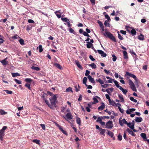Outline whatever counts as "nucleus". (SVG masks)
<instances>
[{"mask_svg":"<svg viewBox=\"0 0 149 149\" xmlns=\"http://www.w3.org/2000/svg\"><path fill=\"white\" fill-rule=\"evenodd\" d=\"M87 79L86 77H85L83 78V83L86 86H87V84H86V82L87 81Z\"/></svg>","mask_w":149,"mask_h":149,"instance_id":"nucleus-32","label":"nucleus"},{"mask_svg":"<svg viewBox=\"0 0 149 149\" xmlns=\"http://www.w3.org/2000/svg\"><path fill=\"white\" fill-rule=\"evenodd\" d=\"M51 103L52 107L53 106L56 105V102H57V97L56 95H54L52 97H51L49 99Z\"/></svg>","mask_w":149,"mask_h":149,"instance_id":"nucleus-4","label":"nucleus"},{"mask_svg":"<svg viewBox=\"0 0 149 149\" xmlns=\"http://www.w3.org/2000/svg\"><path fill=\"white\" fill-rule=\"evenodd\" d=\"M107 134L110 136L111 138H112L113 140L115 139V138L113 136L114 134L112 132L109 131H108Z\"/></svg>","mask_w":149,"mask_h":149,"instance_id":"nucleus-13","label":"nucleus"},{"mask_svg":"<svg viewBox=\"0 0 149 149\" xmlns=\"http://www.w3.org/2000/svg\"><path fill=\"white\" fill-rule=\"evenodd\" d=\"M105 18L107 19L108 20V21L110 20L111 19L110 17L107 14L105 15Z\"/></svg>","mask_w":149,"mask_h":149,"instance_id":"nucleus-56","label":"nucleus"},{"mask_svg":"<svg viewBox=\"0 0 149 149\" xmlns=\"http://www.w3.org/2000/svg\"><path fill=\"white\" fill-rule=\"evenodd\" d=\"M12 38L14 39H18V38H20V37L18 36L17 35H16L15 36H13L12 37Z\"/></svg>","mask_w":149,"mask_h":149,"instance_id":"nucleus-45","label":"nucleus"},{"mask_svg":"<svg viewBox=\"0 0 149 149\" xmlns=\"http://www.w3.org/2000/svg\"><path fill=\"white\" fill-rule=\"evenodd\" d=\"M93 100L94 101L93 102V104H95L96 103H98L99 102L98 100L96 97H93Z\"/></svg>","mask_w":149,"mask_h":149,"instance_id":"nucleus-33","label":"nucleus"},{"mask_svg":"<svg viewBox=\"0 0 149 149\" xmlns=\"http://www.w3.org/2000/svg\"><path fill=\"white\" fill-rule=\"evenodd\" d=\"M114 81V79H113L111 78H110V79H109L108 80L107 82L108 83H111L112 82V81Z\"/></svg>","mask_w":149,"mask_h":149,"instance_id":"nucleus-60","label":"nucleus"},{"mask_svg":"<svg viewBox=\"0 0 149 149\" xmlns=\"http://www.w3.org/2000/svg\"><path fill=\"white\" fill-rule=\"evenodd\" d=\"M90 72L89 70H86V72L85 74V76H88V75H89L88 74H90Z\"/></svg>","mask_w":149,"mask_h":149,"instance_id":"nucleus-59","label":"nucleus"},{"mask_svg":"<svg viewBox=\"0 0 149 149\" xmlns=\"http://www.w3.org/2000/svg\"><path fill=\"white\" fill-rule=\"evenodd\" d=\"M130 98L131 100L134 102H137V100H136L134 99L133 97H130Z\"/></svg>","mask_w":149,"mask_h":149,"instance_id":"nucleus-46","label":"nucleus"},{"mask_svg":"<svg viewBox=\"0 0 149 149\" xmlns=\"http://www.w3.org/2000/svg\"><path fill=\"white\" fill-rule=\"evenodd\" d=\"M0 113L1 115H3L6 114L7 112L3 110L0 109Z\"/></svg>","mask_w":149,"mask_h":149,"instance_id":"nucleus-35","label":"nucleus"},{"mask_svg":"<svg viewBox=\"0 0 149 149\" xmlns=\"http://www.w3.org/2000/svg\"><path fill=\"white\" fill-rule=\"evenodd\" d=\"M128 81L129 84L132 90L134 91H136V89L133 82L130 79Z\"/></svg>","mask_w":149,"mask_h":149,"instance_id":"nucleus-6","label":"nucleus"},{"mask_svg":"<svg viewBox=\"0 0 149 149\" xmlns=\"http://www.w3.org/2000/svg\"><path fill=\"white\" fill-rule=\"evenodd\" d=\"M54 65L57 68L60 70L62 69V67L59 64L57 63H55Z\"/></svg>","mask_w":149,"mask_h":149,"instance_id":"nucleus-26","label":"nucleus"},{"mask_svg":"<svg viewBox=\"0 0 149 149\" xmlns=\"http://www.w3.org/2000/svg\"><path fill=\"white\" fill-rule=\"evenodd\" d=\"M66 117L69 120H71L72 118V116L70 113H67L66 115Z\"/></svg>","mask_w":149,"mask_h":149,"instance_id":"nucleus-15","label":"nucleus"},{"mask_svg":"<svg viewBox=\"0 0 149 149\" xmlns=\"http://www.w3.org/2000/svg\"><path fill=\"white\" fill-rule=\"evenodd\" d=\"M112 57H113L112 60L113 61H115L117 59V57L114 54H113L112 55Z\"/></svg>","mask_w":149,"mask_h":149,"instance_id":"nucleus-49","label":"nucleus"},{"mask_svg":"<svg viewBox=\"0 0 149 149\" xmlns=\"http://www.w3.org/2000/svg\"><path fill=\"white\" fill-rule=\"evenodd\" d=\"M98 82H99L101 84H103L104 83V81L100 79H98Z\"/></svg>","mask_w":149,"mask_h":149,"instance_id":"nucleus-53","label":"nucleus"},{"mask_svg":"<svg viewBox=\"0 0 149 149\" xmlns=\"http://www.w3.org/2000/svg\"><path fill=\"white\" fill-rule=\"evenodd\" d=\"M97 52L99 54H101L102 56L104 57L107 56L106 54L105 53H104V52L103 51L101 50H98Z\"/></svg>","mask_w":149,"mask_h":149,"instance_id":"nucleus-10","label":"nucleus"},{"mask_svg":"<svg viewBox=\"0 0 149 149\" xmlns=\"http://www.w3.org/2000/svg\"><path fill=\"white\" fill-rule=\"evenodd\" d=\"M7 127L6 126H4L3 127L2 129L0 130V140L1 141L3 140V136L5 135V131L7 129Z\"/></svg>","mask_w":149,"mask_h":149,"instance_id":"nucleus-2","label":"nucleus"},{"mask_svg":"<svg viewBox=\"0 0 149 149\" xmlns=\"http://www.w3.org/2000/svg\"><path fill=\"white\" fill-rule=\"evenodd\" d=\"M89 58L92 61H94L95 60V59L94 58L93 56L91 55H90L89 56Z\"/></svg>","mask_w":149,"mask_h":149,"instance_id":"nucleus-54","label":"nucleus"},{"mask_svg":"<svg viewBox=\"0 0 149 149\" xmlns=\"http://www.w3.org/2000/svg\"><path fill=\"white\" fill-rule=\"evenodd\" d=\"M39 52H42L43 51L42 45H40L39 46Z\"/></svg>","mask_w":149,"mask_h":149,"instance_id":"nucleus-48","label":"nucleus"},{"mask_svg":"<svg viewBox=\"0 0 149 149\" xmlns=\"http://www.w3.org/2000/svg\"><path fill=\"white\" fill-rule=\"evenodd\" d=\"M130 32L133 36H134L136 34V31L134 29H132L131 31Z\"/></svg>","mask_w":149,"mask_h":149,"instance_id":"nucleus-36","label":"nucleus"},{"mask_svg":"<svg viewBox=\"0 0 149 149\" xmlns=\"http://www.w3.org/2000/svg\"><path fill=\"white\" fill-rule=\"evenodd\" d=\"M47 93L48 95H49L50 96H51L52 97L54 96V95L52 93L49 91H47Z\"/></svg>","mask_w":149,"mask_h":149,"instance_id":"nucleus-58","label":"nucleus"},{"mask_svg":"<svg viewBox=\"0 0 149 149\" xmlns=\"http://www.w3.org/2000/svg\"><path fill=\"white\" fill-rule=\"evenodd\" d=\"M138 39L141 40H143L144 39V36L142 34H141L138 36Z\"/></svg>","mask_w":149,"mask_h":149,"instance_id":"nucleus-23","label":"nucleus"},{"mask_svg":"<svg viewBox=\"0 0 149 149\" xmlns=\"http://www.w3.org/2000/svg\"><path fill=\"white\" fill-rule=\"evenodd\" d=\"M120 90H121L123 92V93L125 95H126L128 92V91L126 89H124L122 87H120Z\"/></svg>","mask_w":149,"mask_h":149,"instance_id":"nucleus-22","label":"nucleus"},{"mask_svg":"<svg viewBox=\"0 0 149 149\" xmlns=\"http://www.w3.org/2000/svg\"><path fill=\"white\" fill-rule=\"evenodd\" d=\"M7 59V58H6L1 61V62L3 65H6L8 64V61H6Z\"/></svg>","mask_w":149,"mask_h":149,"instance_id":"nucleus-11","label":"nucleus"},{"mask_svg":"<svg viewBox=\"0 0 149 149\" xmlns=\"http://www.w3.org/2000/svg\"><path fill=\"white\" fill-rule=\"evenodd\" d=\"M104 25L106 26H110V24L108 22L107 20H106L104 22Z\"/></svg>","mask_w":149,"mask_h":149,"instance_id":"nucleus-43","label":"nucleus"},{"mask_svg":"<svg viewBox=\"0 0 149 149\" xmlns=\"http://www.w3.org/2000/svg\"><path fill=\"white\" fill-rule=\"evenodd\" d=\"M125 123V124H127V126L129 127L131 129H133L134 128V122H133L129 123H127V122H123Z\"/></svg>","mask_w":149,"mask_h":149,"instance_id":"nucleus-7","label":"nucleus"},{"mask_svg":"<svg viewBox=\"0 0 149 149\" xmlns=\"http://www.w3.org/2000/svg\"><path fill=\"white\" fill-rule=\"evenodd\" d=\"M104 108V104L103 103H102L101 105L98 108V110H102Z\"/></svg>","mask_w":149,"mask_h":149,"instance_id":"nucleus-18","label":"nucleus"},{"mask_svg":"<svg viewBox=\"0 0 149 149\" xmlns=\"http://www.w3.org/2000/svg\"><path fill=\"white\" fill-rule=\"evenodd\" d=\"M66 91L67 92H69L70 91L73 92L72 88L71 87H69V88H67L66 89Z\"/></svg>","mask_w":149,"mask_h":149,"instance_id":"nucleus-41","label":"nucleus"},{"mask_svg":"<svg viewBox=\"0 0 149 149\" xmlns=\"http://www.w3.org/2000/svg\"><path fill=\"white\" fill-rule=\"evenodd\" d=\"M120 106L118 107V108L119 111H120V112L121 113H124V110L123 109H121Z\"/></svg>","mask_w":149,"mask_h":149,"instance_id":"nucleus-47","label":"nucleus"},{"mask_svg":"<svg viewBox=\"0 0 149 149\" xmlns=\"http://www.w3.org/2000/svg\"><path fill=\"white\" fill-rule=\"evenodd\" d=\"M114 82L117 88H119L120 89V87H122L121 86H119V85L118 84V82L117 81L114 80Z\"/></svg>","mask_w":149,"mask_h":149,"instance_id":"nucleus-27","label":"nucleus"},{"mask_svg":"<svg viewBox=\"0 0 149 149\" xmlns=\"http://www.w3.org/2000/svg\"><path fill=\"white\" fill-rule=\"evenodd\" d=\"M4 91L7 94H11L12 93H13L12 91H9V90H5Z\"/></svg>","mask_w":149,"mask_h":149,"instance_id":"nucleus-50","label":"nucleus"},{"mask_svg":"<svg viewBox=\"0 0 149 149\" xmlns=\"http://www.w3.org/2000/svg\"><path fill=\"white\" fill-rule=\"evenodd\" d=\"M89 66L91 67L93 69H95L96 68V65L93 63H92L91 64H89Z\"/></svg>","mask_w":149,"mask_h":149,"instance_id":"nucleus-28","label":"nucleus"},{"mask_svg":"<svg viewBox=\"0 0 149 149\" xmlns=\"http://www.w3.org/2000/svg\"><path fill=\"white\" fill-rule=\"evenodd\" d=\"M123 57L125 59H127L128 58L127 52L125 51L123 52Z\"/></svg>","mask_w":149,"mask_h":149,"instance_id":"nucleus-16","label":"nucleus"},{"mask_svg":"<svg viewBox=\"0 0 149 149\" xmlns=\"http://www.w3.org/2000/svg\"><path fill=\"white\" fill-rule=\"evenodd\" d=\"M32 142L33 143H35L39 145L40 144V140H39L35 139L32 141Z\"/></svg>","mask_w":149,"mask_h":149,"instance_id":"nucleus-24","label":"nucleus"},{"mask_svg":"<svg viewBox=\"0 0 149 149\" xmlns=\"http://www.w3.org/2000/svg\"><path fill=\"white\" fill-rule=\"evenodd\" d=\"M25 81L27 82V83H31L32 81V80L30 78H26L25 79Z\"/></svg>","mask_w":149,"mask_h":149,"instance_id":"nucleus-25","label":"nucleus"},{"mask_svg":"<svg viewBox=\"0 0 149 149\" xmlns=\"http://www.w3.org/2000/svg\"><path fill=\"white\" fill-rule=\"evenodd\" d=\"M120 32L123 34L125 35L126 33V32L125 31H124L123 30H120Z\"/></svg>","mask_w":149,"mask_h":149,"instance_id":"nucleus-61","label":"nucleus"},{"mask_svg":"<svg viewBox=\"0 0 149 149\" xmlns=\"http://www.w3.org/2000/svg\"><path fill=\"white\" fill-rule=\"evenodd\" d=\"M126 76H128L129 77H130L134 79L135 80V84H136V82L137 81V79L136 76L134 74H132L131 73H129L128 72H126V73L125 74V77Z\"/></svg>","mask_w":149,"mask_h":149,"instance_id":"nucleus-5","label":"nucleus"},{"mask_svg":"<svg viewBox=\"0 0 149 149\" xmlns=\"http://www.w3.org/2000/svg\"><path fill=\"white\" fill-rule=\"evenodd\" d=\"M75 63L76 65H77V67L81 69H82V66L80 64L79 62L78 61L76 60L75 61Z\"/></svg>","mask_w":149,"mask_h":149,"instance_id":"nucleus-19","label":"nucleus"},{"mask_svg":"<svg viewBox=\"0 0 149 149\" xmlns=\"http://www.w3.org/2000/svg\"><path fill=\"white\" fill-rule=\"evenodd\" d=\"M118 34V37L120 40H123V38L122 36H121V35L120 34L119 32L118 31L117 32Z\"/></svg>","mask_w":149,"mask_h":149,"instance_id":"nucleus-40","label":"nucleus"},{"mask_svg":"<svg viewBox=\"0 0 149 149\" xmlns=\"http://www.w3.org/2000/svg\"><path fill=\"white\" fill-rule=\"evenodd\" d=\"M142 118L141 117H137L135 119V121H142Z\"/></svg>","mask_w":149,"mask_h":149,"instance_id":"nucleus-42","label":"nucleus"},{"mask_svg":"<svg viewBox=\"0 0 149 149\" xmlns=\"http://www.w3.org/2000/svg\"><path fill=\"white\" fill-rule=\"evenodd\" d=\"M87 44H86L87 47L88 48H91L92 46H93V44L89 41L87 42Z\"/></svg>","mask_w":149,"mask_h":149,"instance_id":"nucleus-17","label":"nucleus"},{"mask_svg":"<svg viewBox=\"0 0 149 149\" xmlns=\"http://www.w3.org/2000/svg\"><path fill=\"white\" fill-rule=\"evenodd\" d=\"M58 128L59 130L64 134L66 136H68V134L65 130V129L63 128L60 125L57 123L56 122H54Z\"/></svg>","mask_w":149,"mask_h":149,"instance_id":"nucleus-3","label":"nucleus"},{"mask_svg":"<svg viewBox=\"0 0 149 149\" xmlns=\"http://www.w3.org/2000/svg\"><path fill=\"white\" fill-rule=\"evenodd\" d=\"M104 71L107 74H109L110 73V72L109 70H107L106 69H104Z\"/></svg>","mask_w":149,"mask_h":149,"instance_id":"nucleus-64","label":"nucleus"},{"mask_svg":"<svg viewBox=\"0 0 149 149\" xmlns=\"http://www.w3.org/2000/svg\"><path fill=\"white\" fill-rule=\"evenodd\" d=\"M31 68L33 70H35L36 71H39L40 70V68L38 67H35L34 66H33Z\"/></svg>","mask_w":149,"mask_h":149,"instance_id":"nucleus-34","label":"nucleus"},{"mask_svg":"<svg viewBox=\"0 0 149 149\" xmlns=\"http://www.w3.org/2000/svg\"><path fill=\"white\" fill-rule=\"evenodd\" d=\"M141 136L143 139V140L144 141V140L146 139L147 138H146V135L145 133H142L141 134Z\"/></svg>","mask_w":149,"mask_h":149,"instance_id":"nucleus-30","label":"nucleus"},{"mask_svg":"<svg viewBox=\"0 0 149 149\" xmlns=\"http://www.w3.org/2000/svg\"><path fill=\"white\" fill-rule=\"evenodd\" d=\"M126 130L130 134H131L132 136H135V134L133 132V131L129 128H127Z\"/></svg>","mask_w":149,"mask_h":149,"instance_id":"nucleus-14","label":"nucleus"},{"mask_svg":"<svg viewBox=\"0 0 149 149\" xmlns=\"http://www.w3.org/2000/svg\"><path fill=\"white\" fill-rule=\"evenodd\" d=\"M112 122H107L106 125V127L107 128H111L113 127Z\"/></svg>","mask_w":149,"mask_h":149,"instance_id":"nucleus-8","label":"nucleus"},{"mask_svg":"<svg viewBox=\"0 0 149 149\" xmlns=\"http://www.w3.org/2000/svg\"><path fill=\"white\" fill-rule=\"evenodd\" d=\"M61 19L64 22H68V19L66 17H64V18H62V17L61 18Z\"/></svg>","mask_w":149,"mask_h":149,"instance_id":"nucleus-51","label":"nucleus"},{"mask_svg":"<svg viewBox=\"0 0 149 149\" xmlns=\"http://www.w3.org/2000/svg\"><path fill=\"white\" fill-rule=\"evenodd\" d=\"M69 31L70 33H73L75 35L76 34V32L72 28H70Z\"/></svg>","mask_w":149,"mask_h":149,"instance_id":"nucleus-29","label":"nucleus"},{"mask_svg":"<svg viewBox=\"0 0 149 149\" xmlns=\"http://www.w3.org/2000/svg\"><path fill=\"white\" fill-rule=\"evenodd\" d=\"M118 140L121 141L122 139V136L119 134L118 136Z\"/></svg>","mask_w":149,"mask_h":149,"instance_id":"nucleus-55","label":"nucleus"},{"mask_svg":"<svg viewBox=\"0 0 149 149\" xmlns=\"http://www.w3.org/2000/svg\"><path fill=\"white\" fill-rule=\"evenodd\" d=\"M105 34L104 33L103 35L104 36H106L107 37L109 38L112 41H114L116 43L117 42L116 40L115 37L113 36V35L109 31H106L105 32Z\"/></svg>","mask_w":149,"mask_h":149,"instance_id":"nucleus-1","label":"nucleus"},{"mask_svg":"<svg viewBox=\"0 0 149 149\" xmlns=\"http://www.w3.org/2000/svg\"><path fill=\"white\" fill-rule=\"evenodd\" d=\"M108 86V85L107 84H105L103 85H101V86L102 87L104 88H107Z\"/></svg>","mask_w":149,"mask_h":149,"instance_id":"nucleus-62","label":"nucleus"},{"mask_svg":"<svg viewBox=\"0 0 149 149\" xmlns=\"http://www.w3.org/2000/svg\"><path fill=\"white\" fill-rule=\"evenodd\" d=\"M25 86L28 89L31 90L30 84L29 83H26L25 85Z\"/></svg>","mask_w":149,"mask_h":149,"instance_id":"nucleus-38","label":"nucleus"},{"mask_svg":"<svg viewBox=\"0 0 149 149\" xmlns=\"http://www.w3.org/2000/svg\"><path fill=\"white\" fill-rule=\"evenodd\" d=\"M88 79H89V81L91 82L92 83H95V81L94 79L92 78L90 75H88L87 77Z\"/></svg>","mask_w":149,"mask_h":149,"instance_id":"nucleus-12","label":"nucleus"},{"mask_svg":"<svg viewBox=\"0 0 149 149\" xmlns=\"http://www.w3.org/2000/svg\"><path fill=\"white\" fill-rule=\"evenodd\" d=\"M100 132V135H104V136H105L104 134L105 133V129H102L101 128V129H100V130H99Z\"/></svg>","mask_w":149,"mask_h":149,"instance_id":"nucleus-20","label":"nucleus"},{"mask_svg":"<svg viewBox=\"0 0 149 149\" xmlns=\"http://www.w3.org/2000/svg\"><path fill=\"white\" fill-rule=\"evenodd\" d=\"M12 76L13 77H15L17 76H19L20 74L17 72L16 73H12Z\"/></svg>","mask_w":149,"mask_h":149,"instance_id":"nucleus-31","label":"nucleus"},{"mask_svg":"<svg viewBox=\"0 0 149 149\" xmlns=\"http://www.w3.org/2000/svg\"><path fill=\"white\" fill-rule=\"evenodd\" d=\"M19 42L20 43V44L21 45H24V41L23 39L20 38V40H19Z\"/></svg>","mask_w":149,"mask_h":149,"instance_id":"nucleus-39","label":"nucleus"},{"mask_svg":"<svg viewBox=\"0 0 149 149\" xmlns=\"http://www.w3.org/2000/svg\"><path fill=\"white\" fill-rule=\"evenodd\" d=\"M67 23L68 27H71L72 26V24H70V22H67Z\"/></svg>","mask_w":149,"mask_h":149,"instance_id":"nucleus-63","label":"nucleus"},{"mask_svg":"<svg viewBox=\"0 0 149 149\" xmlns=\"http://www.w3.org/2000/svg\"><path fill=\"white\" fill-rule=\"evenodd\" d=\"M118 96L120 99V101L122 102H124V100L123 98V96L122 95L118 94Z\"/></svg>","mask_w":149,"mask_h":149,"instance_id":"nucleus-21","label":"nucleus"},{"mask_svg":"<svg viewBox=\"0 0 149 149\" xmlns=\"http://www.w3.org/2000/svg\"><path fill=\"white\" fill-rule=\"evenodd\" d=\"M110 101V102H109V103L111 105L113 106H116V107H117L118 105L121 106L120 104L119 103H116L113 100L111 101V100Z\"/></svg>","mask_w":149,"mask_h":149,"instance_id":"nucleus-9","label":"nucleus"},{"mask_svg":"<svg viewBox=\"0 0 149 149\" xmlns=\"http://www.w3.org/2000/svg\"><path fill=\"white\" fill-rule=\"evenodd\" d=\"M107 99L108 100L109 102H110L111 100L110 99V97L109 95L107 94H106L105 95Z\"/></svg>","mask_w":149,"mask_h":149,"instance_id":"nucleus-52","label":"nucleus"},{"mask_svg":"<svg viewBox=\"0 0 149 149\" xmlns=\"http://www.w3.org/2000/svg\"><path fill=\"white\" fill-rule=\"evenodd\" d=\"M14 80L18 84H20L22 83L21 81L17 79H14Z\"/></svg>","mask_w":149,"mask_h":149,"instance_id":"nucleus-44","label":"nucleus"},{"mask_svg":"<svg viewBox=\"0 0 149 149\" xmlns=\"http://www.w3.org/2000/svg\"><path fill=\"white\" fill-rule=\"evenodd\" d=\"M40 126L41 127L43 130H45V125L44 124H40Z\"/></svg>","mask_w":149,"mask_h":149,"instance_id":"nucleus-57","label":"nucleus"},{"mask_svg":"<svg viewBox=\"0 0 149 149\" xmlns=\"http://www.w3.org/2000/svg\"><path fill=\"white\" fill-rule=\"evenodd\" d=\"M45 102L46 103V104H47V105L50 108H52V105H51V104H50L49 102V101L47 100H45Z\"/></svg>","mask_w":149,"mask_h":149,"instance_id":"nucleus-37","label":"nucleus"}]
</instances>
